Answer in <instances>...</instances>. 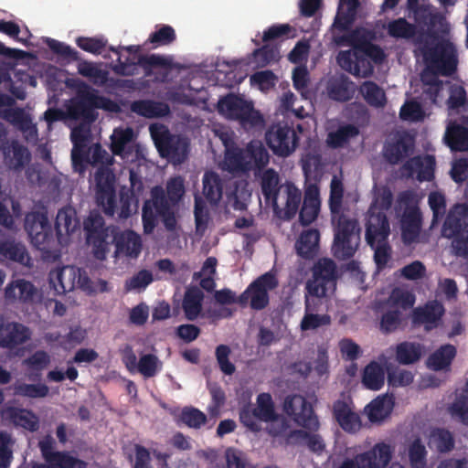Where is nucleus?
<instances>
[{
    "label": "nucleus",
    "mask_w": 468,
    "mask_h": 468,
    "mask_svg": "<svg viewBox=\"0 0 468 468\" xmlns=\"http://www.w3.org/2000/svg\"><path fill=\"white\" fill-rule=\"evenodd\" d=\"M450 413L454 419L468 425V396H458L449 408Z\"/></svg>",
    "instance_id": "obj_64"
},
{
    "label": "nucleus",
    "mask_w": 468,
    "mask_h": 468,
    "mask_svg": "<svg viewBox=\"0 0 468 468\" xmlns=\"http://www.w3.org/2000/svg\"><path fill=\"white\" fill-rule=\"evenodd\" d=\"M14 394L29 399H42L48 395L49 388L46 384H27L16 382L13 386Z\"/></svg>",
    "instance_id": "obj_55"
},
{
    "label": "nucleus",
    "mask_w": 468,
    "mask_h": 468,
    "mask_svg": "<svg viewBox=\"0 0 468 468\" xmlns=\"http://www.w3.org/2000/svg\"><path fill=\"white\" fill-rule=\"evenodd\" d=\"M84 230L88 244L93 248L96 259L103 261L108 252V230L103 218L98 213H90L84 221Z\"/></svg>",
    "instance_id": "obj_15"
},
{
    "label": "nucleus",
    "mask_w": 468,
    "mask_h": 468,
    "mask_svg": "<svg viewBox=\"0 0 468 468\" xmlns=\"http://www.w3.org/2000/svg\"><path fill=\"white\" fill-rule=\"evenodd\" d=\"M25 230L37 248L48 244L53 231L46 211H32L25 217Z\"/></svg>",
    "instance_id": "obj_16"
},
{
    "label": "nucleus",
    "mask_w": 468,
    "mask_h": 468,
    "mask_svg": "<svg viewBox=\"0 0 468 468\" xmlns=\"http://www.w3.org/2000/svg\"><path fill=\"white\" fill-rule=\"evenodd\" d=\"M130 108L133 112L148 119L165 117L171 112L167 103L153 100L134 101Z\"/></svg>",
    "instance_id": "obj_27"
},
{
    "label": "nucleus",
    "mask_w": 468,
    "mask_h": 468,
    "mask_svg": "<svg viewBox=\"0 0 468 468\" xmlns=\"http://www.w3.org/2000/svg\"><path fill=\"white\" fill-rule=\"evenodd\" d=\"M360 243V228L355 218L342 214L335 228L332 252L340 261L349 260L356 254Z\"/></svg>",
    "instance_id": "obj_6"
},
{
    "label": "nucleus",
    "mask_w": 468,
    "mask_h": 468,
    "mask_svg": "<svg viewBox=\"0 0 468 468\" xmlns=\"http://www.w3.org/2000/svg\"><path fill=\"white\" fill-rule=\"evenodd\" d=\"M76 275H80V268L75 266H63L50 271L48 281L57 295H63L76 288Z\"/></svg>",
    "instance_id": "obj_19"
},
{
    "label": "nucleus",
    "mask_w": 468,
    "mask_h": 468,
    "mask_svg": "<svg viewBox=\"0 0 468 468\" xmlns=\"http://www.w3.org/2000/svg\"><path fill=\"white\" fill-rule=\"evenodd\" d=\"M423 58L429 69L443 76L452 75L457 69L456 49L449 40L442 39L433 47H426Z\"/></svg>",
    "instance_id": "obj_10"
},
{
    "label": "nucleus",
    "mask_w": 468,
    "mask_h": 468,
    "mask_svg": "<svg viewBox=\"0 0 468 468\" xmlns=\"http://www.w3.org/2000/svg\"><path fill=\"white\" fill-rule=\"evenodd\" d=\"M117 251L131 258H137L142 250L141 237L133 230L122 233L116 240Z\"/></svg>",
    "instance_id": "obj_42"
},
{
    "label": "nucleus",
    "mask_w": 468,
    "mask_h": 468,
    "mask_svg": "<svg viewBox=\"0 0 468 468\" xmlns=\"http://www.w3.org/2000/svg\"><path fill=\"white\" fill-rule=\"evenodd\" d=\"M185 195L184 179L181 176L170 178L166 183V194L160 186L151 190V199L145 200L142 209L144 232L151 234L157 225V216L162 218L165 228L173 231L176 227L174 207Z\"/></svg>",
    "instance_id": "obj_1"
},
{
    "label": "nucleus",
    "mask_w": 468,
    "mask_h": 468,
    "mask_svg": "<svg viewBox=\"0 0 468 468\" xmlns=\"http://www.w3.org/2000/svg\"><path fill=\"white\" fill-rule=\"evenodd\" d=\"M11 148L12 157L8 165L15 170H20L30 160V153L26 146L20 144L18 142H13Z\"/></svg>",
    "instance_id": "obj_62"
},
{
    "label": "nucleus",
    "mask_w": 468,
    "mask_h": 468,
    "mask_svg": "<svg viewBox=\"0 0 468 468\" xmlns=\"http://www.w3.org/2000/svg\"><path fill=\"white\" fill-rule=\"evenodd\" d=\"M204 297L202 290L196 286L186 290L182 300V310L187 321L192 322L199 316H205V314H202Z\"/></svg>",
    "instance_id": "obj_25"
},
{
    "label": "nucleus",
    "mask_w": 468,
    "mask_h": 468,
    "mask_svg": "<svg viewBox=\"0 0 468 468\" xmlns=\"http://www.w3.org/2000/svg\"><path fill=\"white\" fill-rule=\"evenodd\" d=\"M283 410L297 425L310 431H316L320 423L314 408L299 394L289 395L283 402Z\"/></svg>",
    "instance_id": "obj_14"
},
{
    "label": "nucleus",
    "mask_w": 468,
    "mask_h": 468,
    "mask_svg": "<svg viewBox=\"0 0 468 468\" xmlns=\"http://www.w3.org/2000/svg\"><path fill=\"white\" fill-rule=\"evenodd\" d=\"M30 337V329L23 324L10 322L4 324L1 322L0 347L12 349L25 344Z\"/></svg>",
    "instance_id": "obj_20"
},
{
    "label": "nucleus",
    "mask_w": 468,
    "mask_h": 468,
    "mask_svg": "<svg viewBox=\"0 0 468 468\" xmlns=\"http://www.w3.org/2000/svg\"><path fill=\"white\" fill-rule=\"evenodd\" d=\"M355 91V83L345 75L331 80L328 85V95L336 101H348L353 98Z\"/></svg>",
    "instance_id": "obj_38"
},
{
    "label": "nucleus",
    "mask_w": 468,
    "mask_h": 468,
    "mask_svg": "<svg viewBox=\"0 0 468 468\" xmlns=\"http://www.w3.org/2000/svg\"><path fill=\"white\" fill-rule=\"evenodd\" d=\"M385 381L383 367L376 361L370 362L363 370L362 383L370 390H379Z\"/></svg>",
    "instance_id": "obj_46"
},
{
    "label": "nucleus",
    "mask_w": 468,
    "mask_h": 468,
    "mask_svg": "<svg viewBox=\"0 0 468 468\" xmlns=\"http://www.w3.org/2000/svg\"><path fill=\"white\" fill-rule=\"evenodd\" d=\"M287 444L306 445L310 451L321 453L324 450L322 437L316 433H310L303 430L291 431L286 436Z\"/></svg>",
    "instance_id": "obj_36"
},
{
    "label": "nucleus",
    "mask_w": 468,
    "mask_h": 468,
    "mask_svg": "<svg viewBox=\"0 0 468 468\" xmlns=\"http://www.w3.org/2000/svg\"><path fill=\"white\" fill-rule=\"evenodd\" d=\"M422 355V346L420 343L404 341L396 346V360L400 365H411L418 362Z\"/></svg>",
    "instance_id": "obj_45"
},
{
    "label": "nucleus",
    "mask_w": 468,
    "mask_h": 468,
    "mask_svg": "<svg viewBox=\"0 0 468 468\" xmlns=\"http://www.w3.org/2000/svg\"><path fill=\"white\" fill-rule=\"evenodd\" d=\"M1 416L5 420L29 431H36L39 428L37 416L29 410L5 406L1 410Z\"/></svg>",
    "instance_id": "obj_21"
},
{
    "label": "nucleus",
    "mask_w": 468,
    "mask_h": 468,
    "mask_svg": "<svg viewBox=\"0 0 468 468\" xmlns=\"http://www.w3.org/2000/svg\"><path fill=\"white\" fill-rule=\"evenodd\" d=\"M333 414L344 431L353 432L359 429V416L352 411L346 401L341 399L335 401L333 404Z\"/></svg>",
    "instance_id": "obj_29"
},
{
    "label": "nucleus",
    "mask_w": 468,
    "mask_h": 468,
    "mask_svg": "<svg viewBox=\"0 0 468 468\" xmlns=\"http://www.w3.org/2000/svg\"><path fill=\"white\" fill-rule=\"evenodd\" d=\"M394 407V398L388 394L378 396L373 399L367 407L368 419L370 421H380L388 417Z\"/></svg>",
    "instance_id": "obj_40"
},
{
    "label": "nucleus",
    "mask_w": 468,
    "mask_h": 468,
    "mask_svg": "<svg viewBox=\"0 0 468 468\" xmlns=\"http://www.w3.org/2000/svg\"><path fill=\"white\" fill-rule=\"evenodd\" d=\"M287 197L284 207V217L292 219L295 217L302 200V193L294 185H288L286 187Z\"/></svg>",
    "instance_id": "obj_59"
},
{
    "label": "nucleus",
    "mask_w": 468,
    "mask_h": 468,
    "mask_svg": "<svg viewBox=\"0 0 468 468\" xmlns=\"http://www.w3.org/2000/svg\"><path fill=\"white\" fill-rule=\"evenodd\" d=\"M278 285L276 275L271 271L265 272L250 282L239 296V305L241 307L250 305L255 311L265 309L270 303L269 292L274 290Z\"/></svg>",
    "instance_id": "obj_9"
},
{
    "label": "nucleus",
    "mask_w": 468,
    "mask_h": 468,
    "mask_svg": "<svg viewBox=\"0 0 468 468\" xmlns=\"http://www.w3.org/2000/svg\"><path fill=\"white\" fill-rule=\"evenodd\" d=\"M390 234L389 222L384 211L369 210L366 223V240L374 250V261L378 271L386 268L391 259V247L388 239Z\"/></svg>",
    "instance_id": "obj_3"
},
{
    "label": "nucleus",
    "mask_w": 468,
    "mask_h": 468,
    "mask_svg": "<svg viewBox=\"0 0 468 468\" xmlns=\"http://www.w3.org/2000/svg\"><path fill=\"white\" fill-rule=\"evenodd\" d=\"M265 140L272 152L282 157L292 154L299 143L293 123L289 124L288 122L271 125L265 133Z\"/></svg>",
    "instance_id": "obj_11"
},
{
    "label": "nucleus",
    "mask_w": 468,
    "mask_h": 468,
    "mask_svg": "<svg viewBox=\"0 0 468 468\" xmlns=\"http://www.w3.org/2000/svg\"><path fill=\"white\" fill-rule=\"evenodd\" d=\"M150 133L162 157L175 165L186 161L189 150V142L186 137L172 134L165 126L157 128L151 125Z\"/></svg>",
    "instance_id": "obj_7"
},
{
    "label": "nucleus",
    "mask_w": 468,
    "mask_h": 468,
    "mask_svg": "<svg viewBox=\"0 0 468 468\" xmlns=\"http://www.w3.org/2000/svg\"><path fill=\"white\" fill-rule=\"evenodd\" d=\"M444 142L454 152L468 151V128L452 123L446 129Z\"/></svg>",
    "instance_id": "obj_39"
},
{
    "label": "nucleus",
    "mask_w": 468,
    "mask_h": 468,
    "mask_svg": "<svg viewBox=\"0 0 468 468\" xmlns=\"http://www.w3.org/2000/svg\"><path fill=\"white\" fill-rule=\"evenodd\" d=\"M359 0H339L334 27L339 31H348L356 16Z\"/></svg>",
    "instance_id": "obj_32"
},
{
    "label": "nucleus",
    "mask_w": 468,
    "mask_h": 468,
    "mask_svg": "<svg viewBox=\"0 0 468 468\" xmlns=\"http://www.w3.org/2000/svg\"><path fill=\"white\" fill-rule=\"evenodd\" d=\"M220 115L228 120L237 121L245 129L262 128L263 115L255 110L253 103L234 93L221 97L217 104Z\"/></svg>",
    "instance_id": "obj_5"
},
{
    "label": "nucleus",
    "mask_w": 468,
    "mask_h": 468,
    "mask_svg": "<svg viewBox=\"0 0 468 468\" xmlns=\"http://www.w3.org/2000/svg\"><path fill=\"white\" fill-rule=\"evenodd\" d=\"M414 303V294L409 291L399 288H396L391 292L387 302V305L389 308H398L401 312L410 309Z\"/></svg>",
    "instance_id": "obj_56"
},
{
    "label": "nucleus",
    "mask_w": 468,
    "mask_h": 468,
    "mask_svg": "<svg viewBox=\"0 0 468 468\" xmlns=\"http://www.w3.org/2000/svg\"><path fill=\"white\" fill-rule=\"evenodd\" d=\"M261 193L266 202L278 208V196L281 189L279 174L273 168L265 169L260 176Z\"/></svg>",
    "instance_id": "obj_30"
},
{
    "label": "nucleus",
    "mask_w": 468,
    "mask_h": 468,
    "mask_svg": "<svg viewBox=\"0 0 468 468\" xmlns=\"http://www.w3.org/2000/svg\"><path fill=\"white\" fill-rule=\"evenodd\" d=\"M468 227V205L457 204L448 213L442 226V235L452 239Z\"/></svg>",
    "instance_id": "obj_22"
},
{
    "label": "nucleus",
    "mask_w": 468,
    "mask_h": 468,
    "mask_svg": "<svg viewBox=\"0 0 468 468\" xmlns=\"http://www.w3.org/2000/svg\"><path fill=\"white\" fill-rule=\"evenodd\" d=\"M114 162L113 154H110L99 144H95L91 152V164L100 166L95 174L97 205L102 208L105 215L113 217L115 212V175L109 167Z\"/></svg>",
    "instance_id": "obj_2"
},
{
    "label": "nucleus",
    "mask_w": 468,
    "mask_h": 468,
    "mask_svg": "<svg viewBox=\"0 0 468 468\" xmlns=\"http://www.w3.org/2000/svg\"><path fill=\"white\" fill-rule=\"evenodd\" d=\"M107 43V39L102 37H79L76 39V44L80 48L94 55L101 54L102 51L105 49Z\"/></svg>",
    "instance_id": "obj_61"
},
{
    "label": "nucleus",
    "mask_w": 468,
    "mask_h": 468,
    "mask_svg": "<svg viewBox=\"0 0 468 468\" xmlns=\"http://www.w3.org/2000/svg\"><path fill=\"white\" fill-rule=\"evenodd\" d=\"M54 440L48 436L38 442L44 463H35L31 468H87L88 463L66 451H54Z\"/></svg>",
    "instance_id": "obj_13"
},
{
    "label": "nucleus",
    "mask_w": 468,
    "mask_h": 468,
    "mask_svg": "<svg viewBox=\"0 0 468 468\" xmlns=\"http://www.w3.org/2000/svg\"><path fill=\"white\" fill-rule=\"evenodd\" d=\"M358 128L353 124H345L327 135L326 143L334 149L343 147L349 140L358 134Z\"/></svg>",
    "instance_id": "obj_51"
},
{
    "label": "nucleus",
    "mask_w": 468,
    "mask_h": 468,
    "mask_svg": "<svg viewBox=\"0 0 468 468\" xmlns=\"http://www.w3.org/2000/svg\"><path fill=\"white\" fill-rule=\"evenodd\" d=\"M443 314V306L433 302L427 303L423 308L415 309L413 318L414 322L424 324L425 329L429 331L438 326Z\"/></svg>",
    "instance_id": "obj_33"
},
{
    "label": "nucleus",
    "mask_w": 468,
    "mask_h": 468,
    "mask_svg": "<svg viewBox=\"0 0 468 468\" xmlns=\"http://www.w3.org/2000/svg\"><path fill=\"white\" fill-rule=\"evenodd\" d=\"M399 117L404 121L420 122L425 117V112L420 103L415 101L405 102L400 108Z\"/></svg>",
    "instance_id": "obj_63"
},
{
    "label": "nucleus",
    "mask_w": 468,
    "mask_h": 468,
    "mask_svg": "<svg viewBox=\"0 0 468 468\" xmlns=\"http://www.w3.org/2000/svg\"><path fill=\"white\" fill-rule=\"evenodd\" d=\"M225 164L228 169L231 172L250 171L246 150H242L240 148L227 147L225 154Z\"/></svg>",
    "instance_id": "obj_53"
},
{
    "label": "nucleus",
    "mask_w": 468,
    "mask_h": 468,
    "mask_svg": "<svg viewBox=\"0 0 468 468\" xmlns=\"http://www.w3.org/2000/svg\"><path fill=\"white\" fill-rule=\"evenodd\" d=\"M456 356V348L451 344L441 346L427 359L429 368L439 371L449 367Z\"/></svg>",
    "instance_id": "obj_44"
},
{
    "label": "nucleus",
    "mask_w": 468,
    "mask_h": 468,
    "mask_svg": "<svg viewBox=\"0 0 468 468\" xmlns=\"http://www.w3.org/2000/svg\"><path fill=\"white\" fill-rule=\"evenodd\" d=\"M341 273L335 261L330 258H320L312 268V278L306 282L316 294L318 292L333 293Z\"/></svg>",
    "instance_id": "obj_12"
},
{
    "label": "nucleus",
    "mask_w": 468,
    "mask_h": 468,
    "mask_svg": "<svg viewBox=\"0 0 468 468\" xmlns=\"http://www.w3.org/2000/svg\"><path fill=\"white\" fill-rule=\"evenodd\" d=\"M176 39V31L171 26L160 25L156 27L155 31L150 34L148 39L144 43V46L151 44L152 48H156L162 46H168Z\"/></svg>",
    "instance_id": "obj_54"
},
{
    "label": "nucleus",
    "mask_w": 468,
    "mask_h": 468,
    "mask_svg": "<svg viewBox=\"0 0 468 468\" xmlns=\"http://www.w3.org/2000/svg\"><path fill=\"white\" fill-rule=\"evenodd\" d=\"M180 420L189 428L199 429L206 424L207 416L197 408L186 407L182 410Z\"/></svg>",
    "instance_id": "obj_60"
},
{
    "label": "nucleus",
    "mask_w": 468,
    "mask_h": 468,
    "mask_svg": "<svg viewBox=\"0 0 468 468\" xmlns=\"http://www.w3.org/2000/svg\"><path fill=\"white\" fill-rule=\"evenodd\" d=\"M134 132L131 127L116 128L111 135V151L113 155L127 159L133 152Z\"/></svg>",
    "instance_id": "obj_24"
},
{
    "label": "nucleus",
    "mask_w": 468,
    "mask_h": 468,
    "mask_svg": "<svg viewBox=\"0 0 468 468\" xmlns=\"http://www.w3.org/2000/svg\"><path fill=\"white\" fill-rule=\"evenodd\" d=\"M80 221L77 218V212L70 206L64 207L58 211L55 220V230L58 239L64 235L73 233L79 227Z\"/></svg>",
    "instance_id": "obj_34"
},
{
    "label": "nucleus",
    "mask_w": 468,
    "mask_h": 468,
    "mask_svg": "<svg viewBox=\"0 0 468 468\" xmlns=\"http://www.w3.org/2000/svg\"><path fill=\"white\" fill-rule=\"evenodd\" d=\"M387 31L394 38L410 39L415 37L417 27L404 17L393 19L388 23Z\"/></svg>",
    "instance_id": "obj_50"
},
{
    "label": "nucleus",
    "mask_w": 468,
    "mask_h": 468,
    "mask_svg": "<svg viewBox=\"0 0 468 468\" xmlns=\"http://www.w3.org/2000/svg\"><path fill=\"white\" fill-rule=\"evenodd\" d=\"M0 255L6 260L29 266L30 257L26 247L15 240L7 239L0 242Z\"/></svg>",
    "instance_id": "obj_43"
},
{
    "label": "nucleus",
    "mask_w": 468,
    "mask_h": 468,
    "mask_svg": "<svg viewBox=\"0 0 468 468\" xmlns=\"http://www.w3.org/2000/svg\"><path fill=\"white\" fill-rule=\"evenodd\" d=\"M402 322V312L398 308H389L388 306L381 315L379 330L385 335L394 333L401 327Z\"/></svg>",
    "instance_id": "obj_52"
},
{
    "label": "nucleus",
    "mask_w": 468,
    "mask_h": 468,
    "mask_svg": "<svg viewBox=\"0 0 468 468\" xmlns=\"http://www.w3.org/2000/svg\"><path fill=\"white\" fill-rule=\"evenodd\" d=\"M455 441L452 433L444 428H435L430 434V445L437 452L446 453L454 448Z\"/></svg>",
    "instance_id": "obj_49"
},
{
    "label": "nucleus",
    "mask_w": 468,
    "mask_h": 468,
    "mask_svg": "<svg viewBox=\"0 0 468 468\" xmlns=\"http://www.w3.org/2000/svg\"><path fill=\"white\" fill-rule=\"evenodd\" d=\"M320 232L316 229L303 230L295 242L297 254L305 260L314 259L319 250Z\"/></svg>",
    "instance_id": "obj_28"
},
{
    "label": "nucleus",
    "mask_w": 468,
    "mask_h": 468,
    "mask_svg": "<svg viewBox=\"0 0 468 468\" xmlns=\"http://www.w3.org/2000/svg\"><path fill=\"white\" fill-rule=\"evenodd\" d=\"M320 211L319 188L316 185H309L304 192L303 206L299 212V220L303 226L313 223Z\"/></svg>",
    "instance_id": "obj_23"
},
{
    "label": "nucleus",
    "mask_w": 468,
    "mask_h": 468,
    "mask_svg": "<svg viewBox=\"0 0 468 468\" xmlns=\"http://www.w3.org/2000/svg\"><path fill=\"white\" fill-rule=\"evenodd\" d=\"M259 420L268 422L277 420L278 413L275 411L274 402L270 393L263 392L257 397V405L253 408Z\"/></svg>",
    "instance_id": "obj_48"
},
{
    "label": "nucleus",
    "mask_w": 468,
    "mask_h": 468,
    "mask_svg": "<svg viewBox=\"0 0 468 468\" xmlns=\"http://www.w3.org/2000/svg\"><path fill=\"white\" fill-rule=\"evenodd\" d=\"M248 165L251 169H263L270 162V154L263 144L258 140L250 141L246 147Z\"/></svg>",
    "instance_id": "obj_41"
},
{
    "label": "nucleus",
    "mask_w": 468,
    "mask_h": 468,
    "mask_svg": "<svg viewBox=\"0 0 468 468\" xmlns=\"http://www.w3.org/2000/svg\"><path fill=\"white\" fill-rule=\"evenodd\" d=\"M414 150V139L407 133L398 134L383 148V156L390 165H399L408 158Z\"/></svg>",
    "instance_id": "obj_17"
},
{
    "label": "nucleus",
    "mask_w": 468,
    "mask_h": 468,
    "mask_svg": "<svg viewBox=\"0 0 468 468\" xmlns=\"http://www.w3.org/2000/svg\"><path fill=\"white\" fill-rule=\"evenodd\" d=\"M138 67L144 69L146 77H151L155 69H172L173 60L170 57L159 54L139 55L137 60L130 57L122 60V57H118L116 63L112 66V69L120 76H133L137 73Z\"/></svg>",
    "instance_id": "obj_8"
},
{
    "label": "nucleus",
    "mask_w": 468,
    "mask_h": 468,
    "mask_svg": "<svg viewBox=\"0 0 468 468\" xmlns=\"http://www.w3.org/2000/svg\"><path fill=\"white\" fill-rule=\"evenodd\" d=\"M16 104L15 99L0 91V107H9L3 112V118L12 122H21L25 118L22 108H11Z\"/></svg>",
    "instance_id": "obj_58"
},
{
    "label": "nucleus",
    "mask_w": 468,
    "mask_h": 468,
    "mask_svg": "<svg viewBox=\"0 0 468 468\" xmlns=\"http://www.w3.org/2000/svg\"><path fill=\"white\" fill-rule=\"evenodd\" d=\"M359 91L368 105L375 108L385 106L387 101L386 93L376 82L371 80L363 82Z\"/></svg>",
    "instance_id": "obj_47"
},
{
    "label": "nucleus",
    "mask_w": 468,
    "mask_h": 468,
    "mask_svg": "<svg viewBox=\"0 0 468 468\" xmlns=\"http://www.w3.org/2000/svg\"><path fill=\"white\" fill-rule=\"evenodd\" d=\"M391 458V447L385 442L376 443L370 450L355 456L357 468H386Z\"/></svg>",
    "instance_id": "obj_18"
},
{
    "label": "nucleus",
    "mask_w": 468,
    "mask_h": 468,
    "mask_svg": "<svg viewBox=\"0 0 468 468\" xmlns=\"http://www.w3.org/2000/svg\"><path fill=\"white\" fill-rule=\"evenodd\" d=\"M37 294V288L28 281L18 279L9 283L5 289L7 299H17L22 303H32Z\"/></svg>",
    "instance_id": "obj_37"
},
{
    "label": "nucleus",
    "mask_w": 468,
    "mask_h": 468,
    "mask_svg": "<svg viewBox=\"0 0 468 468\" xmlns=\"http://www.w3.org/2000/svg\"><path fill=\"white\" fill-rule=\"evenodd\" d=\"M435 165L434 156L427 154L424 157L417 156L406 161L402 168L410 176L417 172V177L420 181H431L434 177Z\"/></svg>",
    "instance_id": "obj_26"
},
{
    "label": "nucleus",
    "mask_w": 468,
    "mask_h": 468,
    "mask_svg": "<svg viewBox=\"0 0 468 468\" xmlns=\"http://www.w3.org/2000/svg\"><path fill=\"white\" fill-rule=\"evenodd\" d=\"M203 195L211 205H217L223 197L225 180L215 171H206L203 179Z\"/></svg>",
    "instance_id": "obj_31"
},
{
    "label": "nucleus",
    "mask_w": 468,
    "mask_h": 468,
    "mask_svg": "<svg viewBox=\"0 0 468 468\" xmlns=\"http://www.w3.org/2000/svg\"><path fill=\"white\" fill-rule=\"evenodd\" d=\"M68 87L75 89L78 94L76 100L68 107V114L71 119H86L94 121L93 107L112 110L116 104L109 98L97 96L90 87L80 79H68Z\"/></svg>",
    "instance_id": "obj_4"
},
{
    "label": "nucleus",
    "mask_w": 468,
    "mask_h": 468,
    "mask_svg": "<svg viewBox=\"0 0 468 468\" xmlns=\"http://www.w3.org/2000/svg\"><path fill=\"white\" fill-rule=\"evenodd\" d=\"M421 224V215L419 208L405 211L401 220V236L405 243L410 244L417 240Z\"/></svg>",
    "instance_id": "obj_35"
},
{
    "label": "nucleus",
    "mask_w": 468,
    "mask_h": 468,
    "mask_svg": "<svg viewBox=\"0 0 468 468\" xmlns=\"http://www.w3.org/2000/svg\"><path fill=\"white\" fill-rule=\"evenodd\" d=\"M43 41L53 53L69 62L80 60V53L70 46L50 37H45Z\"/></svg>",
    "instance_id": "obj_57"
}]
</instances>
